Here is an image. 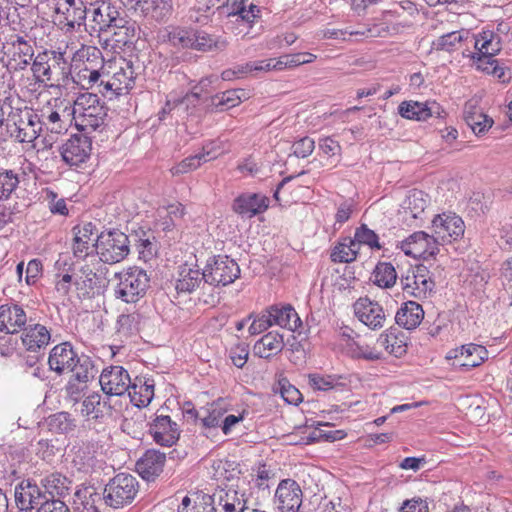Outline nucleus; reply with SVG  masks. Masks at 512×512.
I'll return each instance as SVG.
<instances>
[{
	"label": "nucleus",
	"mask_w": 512,
	"mask_h": 512,
	"mask_svg": "<svg viewBox=\"0 0 512 512\" xmlns=\"http://www.w3.org/2000/svg\"><path fill=\"white\" fill-rule=\"evenodd\" d=\"M243 98H245L243 89L226 90L212 97L211 106L216 111H224L239 105Z\"/></svg>",
	"instance_id": "obj_43"
},
{
	"label": "nucleus",
	"mask_w": 512,
	"mask_h": 512,
	"mask_svg": "<svg viewBox=\"0 0 512 512\" xmlns=\"http://www.w3.org/2000/svg\"><path fill=\"white\" fill-rule=\"evenodd\" d=\"M397 280V273L394 266L388 262H380L373 272V282L381 288L392 287Z\"/></svg>",
	"instance_id": "obj_50"
},
{
	"label": "nucleus",
	"mask_w": 512,
	"mask_h": 512,
	"mask_svg": "<svg viewBox=\"0 0 512 512\" xmlns=\"http://www.w3.org/2000/svg\"><path fill=\"white\" fill-rule=\"evenodd\" d=\"M140 10L156 21L165 20L172 12L171 0H143Z\"/></svg>",
	"instance_id": "obj_42"
},
{
	"label": "nucleus",
	"mask_w": 512,
	"mask_h": 512,
	"mask_svg": "<svg viewBox=\"0 0 512 512\" xmlns=\"http://www.w3.org/2000/svg\"><path fill=\"white\" fill-rule=\"evenodd\" d=\"M464 231V221L456 214L443 213L432 220V233L439 245L458 240L464 235Z\"/></svg>",
	"instance_id": "obj_13"
},
{
	"label": "nucleus",
	"mask_w": 512,
	"mask_h": 512,
	"mask_svg": "<svg viewBox=\"0 0 512 512\" xmlns=\"http://www.w3.org/2000/svg\"><path fill=\"white\" fill-rule=\"evenodd\" d=\"M91 139L86 135L71 136L60 148L62 160L70 167H80L90 158Z\"/></svg>",
	"instance_id": "obj_14"
},
{
	"label": "nucleus",
	"mask_w": 512,
	"mask_h": 512,
	"mask_svg": "<svg viewBox=\"0 0 512 512\" xmlns=\"http://www.w3.org/2000/svg\"><path fill=\"white\" fill-rule=\"evenodd\" d=\"M213 509L223 512H241L248 507L245 506L244 493L234 489L233 484L225 485L213 494Z\"/></svg>",
	"instance_id": "obj_24"
},
{
	"label": "nucleus",
	"mask_w": 512,
	"mask_h": 512,
	"mask_svg": "<svg viewBox=\"0 0 512 512\" xmlns=\"http://www.w3.org/2000/svg\"><path fill=\"white\" fill-rule=\"evenodd\" d=\"M77 357L78 354L69 342L60 343L50 351L49 368L59 375L69 372Z\"/></svg>",
	"instance_id": "obj_27"
},
{
	"label": "nucleus",
	"mask_w": 512,
	"mask_h": 512,
	"mask_svg": "<svg viewBox=\"0 0 512 512\" xmlns=\"http://www.w3.org/2000/svg\"><path fill=\"white\" fill-rule=\"evenodd\" d=\"M21 340L23 346L28 351L37 352L49 344L51 333L50 330L42 324H29L23 329Z\"/></svg>",
	"instance_id": "obj_28"
},
{
	"label": "nucleus",
	"mask_w": 512,
	"mask_h": 512,
	"mask_svg": "<svg viewBox=\"0 0 512 512\" xmlns=\"http://www.w3.org/2000/svg\"><path fill=\"white\" fill-rule=\"evenodd\" d=\"M50 62L49 70L51 78H49V86H66L71 81V63L68 64L64 57V53L57 51H49Z\"/></svg>",
	"instance_id": "obj_30"
},
{
	"label": "nucleus",
	"mask_w": 512,
	"mask_h": 512,
	"mask_svg": "<svg viewBox=\"0 0 512 512\" xmlns=\"http://www.w3.org/2000/svg\"><path fill=\"white\" fill-rule=\"evenodd\" d=\"M276 392H279L281 397L288 403L297 405L301 402V393L299 390L291 385L286 379H282L278 382V386L275 388Z\"/></svg>",
	"instance_id": "obj_58"
},
{
	"label": "nucleus",
	"mask_w": 512,
	"mask_h": 512,
	"mask_svg": "<svg viewBox=\"0 0 512 512\" xmlns=\"http://www.w3.org/2000/svg\"><path fill=\"white\" fill-rule=\"evenodd\" d=\"M471 38L468 30L453 31L438 37L433 41V47L436 50L452 52L457 50L463 41H468Z\"/></svg>",
	"instance_id": "obj_41"
},
{
	"label": "nucleus",
	"mask_w": 512,
	"mask_h": 512,
	"mask_svg": "<svg viewBox=\"0 0 512 512\" xmlns=\"http://www.w3.org/2000/svg\"><path fill=\"white\" fill-rule=\"evenodd\" d=\"M103 392L110 396H122L129 393L132 382L129 373L122 366L105 368L99 378Z\"/></svg>",
	"instance_id": "obj_15"
},
{
	"label": "nucleus",
	"mask_w": 512,
	"mask_h": 512,
	"mask_svg": "<svg viewBox=\"0 0 512 512\" xmlns=\"http://www.w3.org/2000/svg\"><path fill=\"white\" fill-rule=\"evenodd\" d=\"M302 490L292 479L282 480L275 492V504L280 512H298L302 504Z\"/></svg>",
	"instance_id": "obj_18"
},
{
	"label": "nucleus",
	"mask_w": 512,
	"mask_h": 512,
	"mask_svg": "<svg viewBox=\"0 0 512 512\" xmlns=\"http://www.w3.org/2000/svg\"><path fill=\"white\" fill-rule=\"evenodd\" d=\"M101 396L97 393L87 396L81 404V413L87 418L97 419L101 416Z\"/></svg>",
	"instance_id": "obj_57"
},
{
	"label": "nucleus",
	"mask_w": 512,
	"mask_h": 512,
	"mask_svg": "<svg viewBox=\"0 0 512 512\" xmlns=\"http://www.w3.org/2000/svg\"><path fill=\"white\" fill-rule=\"evenodd\" d=\"M39 122L41 130L44 126L53 133H60L64 129V122L58 110L43 109L39 115Z\"/></svg>",
	"instance_id": "obj_54"
},
{
	"label": "nucleus",
	"mask_w": 512,
	"mask_h": 512,
	"mask_svg": "<svg viewBox=\"0 0 512 512\" xmlns=\"http://www.w3.org/2000/svg\"><path fill=\"white\" fill-rule=\"evenodd\" d=\"M166 462V455L160 451L147 450L136 462V470L146 481H154L162 472Z\"/></svg>",
	"instance_id": "obj_26"
},
{
	"label": "nucleus",
	"mask_w": 512,
	"mask_h": 512,
	"mask_svg": "<svg viewBox=\"0 0 512 512\" xmlns=\"http://www.w3.org/2000/svg\"><path fill=\"white\" fill-rule=\"evenodd\" d=\"M224 410L217 405H213L211 409L205 411V415L199 418V421L204 429H216L220 426L221 418L224 415Z\"/></svg>",
	"instance_id": "obj_60"
},
{
	"label": "nucleus",
	"mask_w": 512,
	"mask_h": 512,
	"mask_svg": "<svg viewBox=\"0 0 512 512\" xmlns=\"http://www.w3.org/2000/svg\"><path fill=\"white\" fill-rule=\"evenodd\" d=\"M349 34L350 36L356 35V36H374L372 34V30L364 29V30H357V31H347V30H341V29H324L318 32V36L322 39H341L346 40V35Z\"/></svg>",
	"instance_id": "obj_59"
},
{
	"label": "nucleus",
	"mask_w": 512,
	"mask_h": 512,
	"mask_svg": "<svg viewBox=\"0 0 512 512\" xmlns=\"http://www.w3.org/2000/svg\"><path fill=\"white\" fill-rule=\"evenodd\" d=\"M135 85V73L130 62L108 61L96 88V92L112 100L127 94Z\"/></svg>",
	"instance_id": "obj_3"
},
{
	"label": "nucleus",
	"mask_w": 512,
	"mask_h": 512,
	"mask_svg": "<svg viewBox=\"0 0 512 512\" xmlns=\"http://www.w3.org/2000/svg\"><path fill=\"white\" fill-rule=\"evenodd\" d=\"M464 119L477 136L485 134L493 125V119L471 103L465 105Z\"/></svg>",
	"instance_id": "obj_34"
},
{
	"label": "nucleus",
	"mask_w": 512,
	"mask_h": 512,
	"mask_svg": "<svg viewBox=\"0 0 512 512\" xmlns=\"http://www.w3.org/2000/svg\"><path fill=\"white\" fill-rule=\"evenodd\" d=\"M129 244L128 236L125 233L113 230L97 236L95 249L102 262L115 264L128 256Z\"/></svg>",
	"instance_id": "obj_9"
},
{
	"label": "nucleus",
	"mask_w": 512,
	"mask_h": 512,
	"mask_svg": "<svg viewBox=\"0 0 512 512\" xmlns=\"http://www.w3.org/2000/svg\"><path fill=\"white\" fill-rule=\"evenodd\" d=\"M106 63L100 49L82 45L71 59V82L81 89L96 90Z\"/></svg>",
	"instance_id": "obj_2"
},
{
	"label": "nucleus",
	"mask_w": 512,
	"mask_h": 512,
	"mask_svg": "<svg viewBox=\"0 0 512 512\" xmlns=\"http://www.w3.org/2000/svg\"><path fill=\"white\" fill-rule=\"evenodd\" d=\"M28 321L25 310L17 305L0 306V331L7 334H15L26 327Z\"/></svg>",
	"instance_id": "obj_25"
},
{
	"label": "nucleus",
	"mask_w": 512,
	"mask_h": 512,
	"mask_svg": "<svg viewBox=\"0 0 512 512\" xmlns=\"http://www.w3.org/2000/svg\"><path fill=\"white\" fill-rule=\"evenodd\" d=\"M153 440L161 446L171 447L180 437V429L169 416L157 415L149 427Z\"/></svg>",
	"instance_id": "obj_21"
},
{
	"label": "nucleus",
	"mask_w": 512,
	"mask_h": 512,
	"mask_svg": "<svg viewBox=\"0 0 512 512\" xmlns=\"http://www.w3.org/2000/svg\"><path fill=\"white\" fill-rule=\"evenodd\" d=\"M115 277L119 279L115 288V296L126 303H135L142 298L150 283L146 271L138 267H131L116 273Z\"/></svg>",
	"instance_id": "obj_7"
},
{
	"label": "nucleus",
	"mask_w": 512,
	"mask_h": 512,
	"mask_svg": "<svg viewBox=\"0 0 512 512\" xmlns=\"http://www.w3.org/2000/svg\"><path fill=\"white\" fill-rule=\"evenodd\" d=\"M69 372H73L75 379L80 383H87L97 374V369L92 359L85 355H78Z\"/></svg>",
	"instance_id": "obj_44"
},
{
	"label": "nucleus",
	"mask_w": 512,
	"mask_h": 512,
	"mask_svg": "<svg viewBox=\"0 0 512 512\" xmlns=\"http://www.w3.org/2000/svg\"><path fill=\"white\" fill-rule=\"evenodd\" d=\"M424 318L422 306L415 301H407L401 305L395 315L396 323L407 329L412 330L420 325Z\"/></svg>",
	"instance_id": "obj_32"
},
{
	"label": "nucleus",
	"mask_w": 512,
	"mask_h": 512,
	"mask_svg": "<svg viewBox=\"0 0 512 512\" xmlns=\"http://www.w3.org/2000/svg\"><path fill=\"white\" fill-rule=\"evenodd\" d=\"M21 169L0 168V200L8 199L20 183Z\"/></svg>",
	"instance_id": "obj_45"
},
{
	"label": "nucleus",
	"mask_w": 512,
	"mask_h": 512,
	"mask_svg": "<svg viewBox=\"0 0 512 512\" xmlns=\"http://www.w3.org/2000/svg\"><path fill=\"white\" fill-rule=\"evenodd\" d=\"M49 57V51L45 50L41 53H38L31 64L33 76L38 83H45L46 85H49V78H51V71L49 70Z\"/></svg>",
	"instance_id": "obj_48"
},
{
	"label": "nucleus",
	"mask_w": 512,
	"mask_h": 512,
	"mask_svg": "<svg viewBox=\"0 0 512 512\" xmlns=\"http://www.w3.org/2000/svg\"><path fill=\"white\" fill-rule=\"evenodd\" d=\"M204 153L189 156L185 159H183L181 162L177 163L175 166L171 168V173L173 175H181L188 173L192 170L197 169L201 161H207L208 159H213L216 157V155H212L211 150H206L207 147H204Z\"/></svg>",
	"instance_id": "obj_49"
},
{
	"label": "nucleus",
	"mask_w": 512,
	"mask_h": 512,
	"mask_svg": "<svg viewBox=\"0 0 512 512\" xmlns=\"http://www.w3.org/2000/svg\"><path fill=\"white\" fill-rule=\"evenodd\" d=\"M139 492V482L127 473H119L105 485L102 493L104 503L113 509H121L133 503Z\"/></svg>",
	"instance_id": "obj_6"
},
{
	"label": "nucleus",
	"mask_w": 512,
	"mask_h": 512,
	"mask_svg": "<svg viewBox=\"0 0 512 512\" xmlns=\"http://www.w3.org/2000/svg\"><path fill=\"white\" fill-rule=\"evenodd\" d=\"M309 384L313 389L320 391H328L336 386L337 380L333 376L310 374Z\"/></svg>",
	"instance_id": "obj_63"
},
{
	"label": "nucleus",
	"mask_w": 512,
	"mask_h": 512,
	"mask_svg": "<svg viewBox=\"0 0 512 512\" xmlns=\"http://www.w3.org/2000/svg\"><path fill=\"white\" fill-rule=\"evenodd\" d=\"M403 291L415 298H426L435 287L430 271L424 265H417L409 269L400 279Z\"/></svg>",
	"instance_id": "obj_11"
},
{
	"label": "nucleus",
	"mask_w": 512,
	"mask_h": 512,
	"mask_svg": "<svg viewBox=\"0 0 512 512\" xmlns=\"http://www.w3.org/2000/svg\"><path fill=\"white\" fill-rule=\"evenodd\" d=\"M181 278L177 280L176 290L178 292L191 293L199 287L202 281L206 283V277H204V271L188 269L181 272Z\"/></svg>",
	"instance_id": "obj_51"
},
{
	"label": "nucleus",
	"mask_w": 512,
	"mask_h": 512,
	"mask_svg": "<svg viewBox=\"0 0 512 512\" xmlns=\"http://www.w3.org/2000/svg\"><path fill=\"white\" fill-rule=\"evenodd\" d=\"M269 198L261 193H242L233 200L232 210L242 218L251 219L264 213L269 207Z\"/></svg>",
	"instance_id": "obj_20"
},
{
	"label": "nucleus",
	"mask_w": 512,
	"mask_h": 512,
	"mask_svg": "<svg viewBox=\"0 0 512 512\" xmlns=\"http://www.w3.org/2000/svg\"><path fill=\"white\" fill-rule=\"evenodd\" d=\"M284 348L283 335L271 331L263 335L254 345V353L261 358H269L276 355Z\"/></svg>",
	"instance_id": "obj_35"
},
{
	"label": "nucleus",
	"mask_w": 512,
	"mask_h": 512,
	"mask_svg": "<svg viewBox=\"0 0 512 512\" xmlns=\"http://www.w3.org/2000/svg\"><path fill=\"white\" fill-rule=\"evenodd\" d=\"M41 485L45 495L49 494L51 499H60L69 493L71 481L65 475L53 472L41 479Z\"/></svg>",
	"instance_id": "obj_36"
},
{
	"label": "nucleus",
	"mask_w": 512,
	"mask_h": 512,
	"mask_svg": "<svg viewBox=\"0 0 512 512\" xmlns=\"http://www.w3.org/2000/svg\"><path fill=\"white\" fill-rule=\"evenodd\" d=\"M271 326L273 325L268 308L253 320V322L249 326V333L251 335H257L266 331Z\"/></svg>",
	"instance_id": "obj_64"
},
{
	"label": "nucleus",
	"mask_w": 512,
	"mask_h": 512,
	"mask_svg": "<svg viewBox=\"0 0 512 512\" xmlns=\"http://www.w3.org/2000/svg\"><path fill=\"white\" fill-rule=\"evenodd\" d=\"M15 502L19 512H70L60 499H49L30 480L22 481L15 488Z\"/></svg>",
	"instance_id": "obj_4"
},
{
	"label": "nucleus",
	"mask_w": 512,
	"mask_h": 512,
	"mask_svg": "<svg viewBox=\"0 0 512 512\" xmlns=\"http://www.w3.org/2000/svg\"><path fill=\"white\" fill-rule=\"evenodd\" d=\"M439 110L440 106L436 102L429 104L427 102L403 101L398 106V113L401 117L416 121H426L434 113L439 115Z\"/></svg>",
	"instance_id": "obj_29"
},
{
	"label": "nucleus",
	"mask_w": 512,
	"mask_h": 512,
	"mask_svg": "<svg viewBox=\"0 0 512 512\" xmlns=\"http://www.w3.org/2000/svg\"><path fill=\"white\" fill-rule=\"evenodd\" d=\"M377 343L395 357H401L406 353L405 336L397 329L390 328L380 334Z\"/></svg>",
	"instance_id": "obj_38"
},
{
	"label": "nucleus",
	"mask_w": 512,
	"mask_h": 512,
	"mask_svg": "<svg viewBox=\"0 0 512 512\" xmlns=\"http://www.w3.org/2000/svg\"><path fill=\"white\" fill-rule=\"evenodd\" d=\"M345 351L352 359H363L366 361H377L382 358V353L369 345H361L356 341L347 342Z\"/></svg>",
	"instance_id": "obj_52"
},
{
	"label": "nucleus",
	"mask_w": 512,
	"mask_h": 512,
	"mask_svg": "<svg viewBox=\"0 0 512 512\" xmlns=\"http://www.w3.org/2000/svg\"><path fill=\"white\" fill-rule=\"evenodd\" d=\"M58 272L55 274V289L63 296L68 295L71 286L74 285L79 298L91 299L100 294L102 278L89 265H83L79 269L58 260L55 264Z\"/></svg>",
	"instance_id": "obj_1"
},
{
	"label": "nucleus",
	"mask_w": 512,
	"mask_h": 512,
	"mask_svg": "<svg viewBox=\"0 0 512 512\" xmlns=\"http://www.w3.org/2000/svg\"><path fill=\"white\" fill-rule=\"evenodd\" d=\"M214 468L216 470V476L218 479H222L223 481L227 482H232L236 477L237 480H239L237 474H239L240 471H236V469L234 468V462L219 460L218 462H216Z\"/></svg>",
	"instance_id": "obj_61"
},
{
	"label": "nucleus",
	"mask_w": 512,
	"mask_h": 512,
	"mask_svg": "<svg viewBox=\"0 0 512 512\" xmlns=\"http://www.w3.org/2000/svg\"><path fill=\"white\" fill-rule=\"evenodd\" d=\"M168 41L177 48H192L193 31L175 28L168 33Z\"/></svg>",
	"instance_id": "obj_56"
},
{
	"label": "nucleus",
	"mask_w": 512,
	"mask_h": 512,
	"mask_svg": "<svg viewBox=\"0 0 512 512\" xmlns=\"http://www.w3.org/2000/svg\"><path fill=\"white\" fill-rule=\"evenodd\" d=\"M488 357L487 349L478 344L470 343L451 349L446 358L454 360L453 366L469 370L481 365Z\"/></svg>",
	"instance_id": "obj_17"
},
{
	"label": "nucleus",
	"mask_w": 512,
	"mask_h": 512,
	"mask_svg": "<svg viewBox=\"0 0 512 512\" xmlns=\"http://www.w3.org/2000/svg\"><path fill=\"white\" fill-rule=\"evenodd\" d=\"M76 126L85 133L101 129L105 125L107 108L100 103L97 94L81 95L75 102Z\"/></svg>",
	"instance_id": "obj_5"
},
{
	"label": "nucleus",
	"mask_w": 512,
	"mask_h": 512,
	"mask_svg": "<svg viewBox=\"0 0 512 512\" xmlns=\"http://www.w3.org/2000/svg\"><path fill=\"white\" fill-rule=\"evenodd\" d=\"M477 52L494 56L501 50L500 37L492 31H483L478 36H471Z\"/></svg>",
	"instance_id": "obj_40"
},
{
	"label": "nucleus",
	"mask_w": 512,
	"mask_h": 512,
	"mask_svg": "<svg viewBox=\"0 0 512 512\" xmlns=\"http://www.w3.org/2000/svg\"><path fill=\"white\" fill-rule=\"evenodd\" d=\"M402 251L413 258L428 260L439 252V243L432 233L417 231L401 242Z\"/></svg>",
	"instance_id": "obj_12"
},
{
	"label": "nucleus",
	"mask_w": 512,
	"mask_h": 512,
	"mask_svg": "<svg viewBox=\"0 0 512 512\" xmlns=\"http://www.w3.org/2000/svg\"><path fill=\"white\" fill-rule=\"evenodd\" d=\"M54 11L59 24L69 30L85 24L87 8L82 0H56Z\"/></svg>",
	"instance_id": "obj_16"
},
{
	"label": "nucleus",
	"mask_w": 512,
	"mask_h": 512,
	"mask_svg": "<svg viewBox=\"0 0 512 512\" xmlns=\"http://www.w3.org/2000/svg\"><path fill=\"white\" fill-rule=\"evenodd\" d=\"M355 316L372 330L381 329L386 321L383 307L368 297L359 298L353 305Z\"/></svg>",
	"instance_id": "obj_19"
},
{
	"label": "nucleus",
	"mask_w": 512,
	"mask_h": 512,
	"mask_svg": "<svg viewBox=\"0 0 512 512\" xmlns=\"http://www.w3.org/2000/svg\"><path fill=\"white\" fill-rule=\"evenodd\" d=\"M272 325L286 328L290 331H296L302 324L298 314L290 305L279 307L273 305L269 307Z\"/></svg>",
	"instance_id": "obj_33"
},
{
	"label": "nucleus",
	"mask_w": 512,
	"mask_h": 512,
	"mask_svg": "<svg viewBox=\"0 0 512 512\" xmlns=\"http://www.w3.org/2000/svg\"><path fill=\"white\" fill-rule=\"evenodd\" d=\"M472 58L474 59L477 69L487 74L497 73L498 70H495L497 60H495L493 56L476 52L472 55Z\"/></svg>",
	"instance_id": "obj_62"
},
{
	"label": "nucleus",
	"mask_w": 512,
	"mask_h": 512,
	"mask_svg": "<svg viewBox=\"0 0 512 512\" xmlns=\"http://www.w3.org/2000/svg\"><path fill=\"white\" fill-rule=\"evenodd\" d=\"M359 248L353 238H343L331 251V261L334 263H351L356 260Z\"/></svg>",
	"instance_id": "obj_39"
},
{
	"label": "nucleus",
	"mask_w": 512,
	"mask_h": 512,
	"mask_svg": "<svg viewBox=\"0 0 512 512\" xmlns=\"http://www.w3.org/2000/svg\"><path fill=\"white\" fill-rule=\"evenodd\" d=\"M129 397L131 402L137 407H145L149 405L154 397V384L145 381L138 386L137 383H132L129 390Z\"/></svg>",
	"instance_id": "obj_47"
},
{
	"label": "nucleus",
	"mask_w": 512,
	"mask_h": 512,
	"mask_svg": "<svg viewBox=\"0 0 512 512\" xmlns=\"http://www.w3.org/2000/svg\"><path fill=\"white\" fill-rule=\"evenodd\" d=\"M239 276V265L228 256L218 255L213 257L204 269L206 283L212 286H227Z\"/></svg>",
	"instance_id": "obj_10"
},
{
	"label": "nucleus",
	"mask_w": 512,
	"mask_h": 512,
	"mask_svg": "<svg viewBox=\"0 0 512 512\" xmlns=\"http://www.w3.org/2000/svg\"><path fill=\"white\" fill-rule=\"evenodd\" d=\"M226 47L224 40H215L210 34L203 31H193L192 49L199 51L222 50Z\"/></svg>",
	"instance_id": "obj_53"
},
{
	"label": "nucleus",
	"mask_w": 512,
	"mask_h": 512,
	"mask_svg": "<svg viewBox=\"0 0 512 512\" xmlns=\"http://www.w3.org/2000/svg\"><path fill=\"white\" fill-rule=\"evenodd\" d=\"M6 127L10 137L19 143H32L41 133L39 114L28 108L10 113Z\"/></svg>",
	"instance_id": "obj_8"
},
{
	"label": "nucleus",
	"mask_w": 512,
	"mask_h": 512,
	"mask_svg": "<svg viewBox=\"0 0 512 512\" xmlns=\"http://www.w3.org/2000/svg\"><path fill=\"white\" fill-rule=\"evenodd\" d=\"M353 239L359 249L361 245H367L371 249H381L378 235L369 229L366 224H362L356 229Z\"/></svg>",
	"instance_id": "obj_55"
},
{
	"label": "nucleus",
	"mask_w": 512,
	"mask_h": 512,
	"mask_svg": "<svg viewBox=\"0 0 512 512\" xmlns=\"http://www.w3.org/2000/svg\"><path fill=\"white\" fill-rule=\"evenodd\" d=\"M11 55L10 61L13 63L15 70H24L34 57V48L32 44L21 36H16L14 40L9 43L8 49Z\"/></svg>",
	"instance_id": "obj_31"
},
{
	"label": "nucleus",
	"mask_w": 512,
	"mask_h": 512,
	"mask_svg": "<svg viewBox=\"0 0 512 512\" xmlns=\"http://www.w3.org/2000/svg\"><path fill=\"white\" fill-rule=\"evenodd\" d=\"M72 232L74 235L72 243L73 255L76 258L84 259L93 252L95 247L98 236L95 225L91 222L76 225Z\"/></svg>",
	"instance_id": "obj_22"
},
{
	"label": "nucleus",
	"mask_w": 512,
	"mask_h": 512,
	"mask_svg": "<svg viewBox=\"0 0 512 512\" xmlns=\"http://www.w3.org/2000/svg\"><path fill=\"white\" fill-rule=\"evenodd\" d=\"M96 454L97 446L95 444L82 443L76 448L72 463L78 471L88 473L92 471L96 465Z\"/></svg>",
	"instance_id": "obj_37"
},
{
	"label": "nucleus",
	"mask_w": 512,
	"mask_h": 512,
	"mask_svg": "<svg viewBox=\"0 0 512 512\" xmlns=\"http://www.w3.org/2000/svg\"><path fill=\"white\" fill-rule=\"evenodd\" d=\"M199 101V94L195 92L187 93L182 98H169L167 99L165 105L158 112V119L160 121L166 120L167 116L172 113L174 110L179 109H187L189 105L195 106Z\"/></svg>",
	"instance_id": "obj_46"
},
{
	"label": "nucleus",
	"mask_w": 512,
	"mask_h": 512,
	"mask_svg": "<svg viewBox=\"0 0 512 512\" xmlns=\"http://www.w3.org/2000/svg\"><path fill=\"white\" fill-rule=\"evenodd\" d=\"M118 11H116L107 2L102 4L92 11L91 32H111L115 28H125L123 23L124 19L118 17Z\"/></svg>",
	"instance_id": "obj_23"
}]
</instances>
